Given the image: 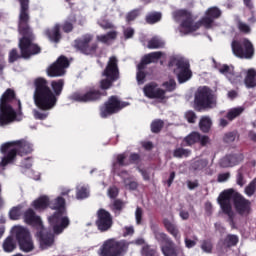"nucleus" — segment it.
I'll return each mask as SVG.
<instances>
[{
    "mask_svg": "<svg viewBox=\"0 0 256 256\" xmlns=\"http://www.w3.org/2000/svg\"><path fill=\"white\" fill-rule=\"evenodd\" d=\"M102 80L99 82V89L90 88L85 93L75 92L69 99L77 103H95L101 101L103 97H107L108 89L113 87V83L121 79V72L119 71V59L116 56H111L108 59L105 69L102 71Z\"/></svg>",
    "mask_w": 256,
    "mask_h": 256,
    "instance_id": "nucleus-1",
    "label": "nucleus"
},
{
    "mask_svg": "<svg viewBox=\"0 0 256 256\" xmlns=\"http://www.w3.org/2000/svg\"><path fill=\"white\" fill-rule=\"evenodd\" d=\"M33 87V99L36 107L40 111H51L57 107L59 97L63 94L65 80H52L49 84V81L44 77H37L33 81Z\"/></svg>",
    "mask_w": 256,
    "mask_h": 256,
    "instance_id": "nucleus-2",
    "label": "nucleus"
},
{
    "mask_svg": "<svg viewBox=\"0 0 256 256\" xmlns=\"http://www.w3.org/2000/svg\"><path fill=\"white\" fill-rule=\"evenodd\" d=\"M20 3L18 29L22 37L19 39L18 47L22 59H30L35 55H39L42 49L39 44L34 43L35 34L29 26L31 16L29 15V0H18Z\"/></svg>",
    "mask_w": 256,
    "mask_h": 256,
    "instance_id": "nucleus-3",
    "label": "nucleus"
},
{
    "mask_svg": "<svg viewBox=\"0 0 256 256\" xmlns=\"http://www.w3.org/2000/svg\"><path fill=\"white\" fill-rule=\"evenodd\" d=\"M73 197V194L71 195V189H64L61 192V196L50 200V209L55 212L48 217V223L52 228L54 235H61V233L71 225V220H69V217L67 216L65 198L68 199V201H71Z\"/></svg>",
    "mask_w": 256,
    "mask_h": 256,
    "instance_id": "nucleus-4",
    "label": "nucleus"
},
{
    "mask_svg": "<svg viewBox=\"0 0 256 256\" xmlns=\"http://www.w3.org/2000/svg\"><path fill=\"white\" fill-rule=\"evenodd\" d=\"M222 15L223 12L217 6L208 8L205 11V16L202 17L198 22H194L193 14H191L189 10L181 9L174 13L175 19H183L180 25L182 29H185L186 33H195V31H199L201 27L211 29V27H213V23H215V20L220 19Z\"/></svg>",
    "mask_w": 256,
    "mask_h": 256,
    "instance_id": "nucleus-5",
    "label": "nucleus"
},
{
    "mask_svg": "<svg viewBox=\"0 0 256 256\" xmlns=\"http://www.w3.org/2000/svg\"><path fill=\"white\" fill-rule=\"evenodd\" d=\"M14 107H18L15 111ZM17 112L21 113V100L17 98L15 90L8 88L0 98V127H5L17 119Z\"/></svg>",
    "mask_w": 256,
    "mask_h": 256,
    "instance_id": "nucleus-6",
    "label": "nucleus"
},
{
    "mask_svg": "<svg viewBox=\"0 0 256 256\" xmlns=\"http://www.w3.org/2000/svg\"><path fill=\"white\" fill-rule=\"evenodd\" d=\"M0 153L4 155L0 161V167H7L17 161V155L24 157L33 153V144L25 139L6 142L1 145Z\"/></svg>",
    "mask_w": 256,
    "mask_h": 256,
    "instance_id": "nucleus-7",
    "label": "nucleus"
},
{
    "mask_svg": "<svg viewBox=\"0 0 256 256\" xmlns=\"http://www.w3.org/2000/svg\"><path fill=\"white\" fill-rule=\"evenodd\" d=\"M231 199L238 215L241 217H249V215H251V201L244 198L241 193L235 191L233 188L224 190L220 193L217 201L218 203H228V205H231Z\"/></svg>",
    "mask_w": 256,
    "mask_h": 256,
    "instance_id": "nucleus-8",
    "label": "nucleus"
},
{
    "mask_svg": "<svg viewBox=\"0 0 256 256\" xmlns=\"http://www.w3.org/2000/svg\"><path fill=\"white\" fill-rule=\"evenodd\" d=\"M217 105V95L209 86H200L194 95V109L196 111H205L213 109Z\"/></svg>",
    "mask_w": 256,
    "mask_h": 256,
    "instance_id": "nucleus-9",
    "label": "nucleus"
},
{
    "mask_svg": "<svg viewBox=\"0 0 256 256\" xmlns=\"http://www.w3.org/2000/svg\"><path fill=\"white\" fill-rule=\"evenodd\" d=\"M131 242L110 238L103 242L98 250V256H125L129 251Z\"/></svg>",
    "mask_w": 256,
    "mask_h": 256,
    "instance_id": "nucleus-10",
    "label": "nucleus"
},
{
    "mask_svg": "<svg viewBox=\"0 0 256 256\" xmlns=\"http://www.w3.org/2000/svg\"><path fill=\"white\" fill-rule=\"evenodd\" d=\"M169 67H176L174 73L178 79V83H187L191 77H193V71H191V64L189 60L180 57H172L168 63Z\"/></svg>",
    "mask_w": 256,
    "mask_h": 256,
    "instance_id": "nucleus-11",
    "label": "nucleus"
},
{
    "mask_svg": "<svg viewBox=\"0 0 256 256\" xmlns=\"http://www.w3.org/2000/svg\"><path fill=\"white\" fill-rule=\"evenodd\" d=\"M93 34H83L74 40V49L86 55L88 57H97V50L99 49V43L93 42Z\"/></svg>",
    "mask_w": 256,
    "mask_h": 256,
    "instance_id": "nucleus-12",
    "label": "nucleus"
},
{
    "mask_svg": "<svg viewBox=\"0 0 256 256\" xmlns=\"http://www.w3.org/2000/svg\"><path fill=\"white\" fill-rule=\"evenodd\" d=\"M233 55L238 59H253L255 57V46L248 38L233 40L231 42Z\"/></svg>",
    "mask_w": 256,
    "mask_h": 256,
    "instance_id": "nucleus-13",
    "label": "nucleus"
},
{
    "mask_svg": "<svg viewBox=\"0 0 256 256\" xmlns=\"http://www.w3.org/2000/svg\"><path fill=\"white\" fill-rule=\"evenodd\" d=\"M125 107H129V102H123L119 100L118 96L112 95L102 106H100V117L102 119H107V117L116 115V113H119L122 109H125Z\"/></svg>",
    "mask_w": 256,
    "mask_h": 256,
    "instance_id": "nucleus-14",
    "label": "nucleus"
},
{
    "mask_svg": "<svg viewBox=\"0 0 256 256\" xmlns=\"http://www.w3.org/2000/svg\"><path fill=\"white\" fill-rule=\"evenodd\" d=\"M154 237L158 243H163L160 250L164 256H179L180 253H183V249L176 246L175 242L165 232L155 231Z\"/></svg>",
    "mask_w": 256,
    "mask_h": 256,
    "instance_id": "nucleus-15",
    "label": "nucleus"
},
{
    "mask_svg": "<svg viewBox=\"0 0 256 256\" xmlns=\"http://www.w3.org/2000/svg\"><path fill=\"white\" fill-rule=\"evenodd\" d=\"M12 234L14 235L19 247L25 253L33 251V240L31 239V232L23 226H14L12 228Z\"/></svg>",
    "mask_w": 256,
    "mask_h": 256,
    "instance_id": "nucleus-16",
    "label": "nucleus"
},
{
    "mask_svg": "<svg viewBox=\"0 0 256 256\" xmlns=\"http://www.w3.org/2000/svg\"><path fill=\"white\" fill-rule=\"evenodd\" d=\"M95 225L100 233H106L113 227V216L104 208L98 209L96 212Z\"/></svg>",
    "mask_w": 256,
    "mask_h": 256,
    "instance_id": "nucleus-17",
    "label": "nucleus"
},
{
    "mask_svg": "<svg viewBox=\"0 0 256 256\" xmlns=\"http://www.w3.org/2000/svg\"><path fill=\"white\" fill-rule=\"evenodd\" d=\"M71 65L66 56H60L58 59L47 68L48 77H63L67 73V69Z\"/></svg>",
    "mask_w": 256,
    "mask_h": 256,
    "instance_id": "nucleus-18",
    "label": "nucleus"
},
{
    "mask_svg": "<svg viewBox=\"0 0 256 256\" xmlns=\"http://www.w3.org/2000/svg\"><path fill=\"white\" fill-rule=\"evenodd\" d=\"M143 93L148 99H158L160 103H163L167 99V91L159 87L156 82H150L143 88Z\"/></svg>",
    "mask_w": 256,
    "mask_h": 256,
    "instance_id": "nucleus-19",
    "label": "nucleus"
},
{
    "mask_svg": "<svg viewBox=\"0 0 256 256\" xmlns=\"http://www.w3.org/2000/svg\"><path fill=\"white\" fill-rule=\"evenodd\" d=\"M24 223L33 227L38 231V229H43V220H41V216L35 213V210L32 208L27 209L23 215Z\"/></svg>",
    "mask_w": 256,
    "mask_h": 256,
    "instance_id": "nucleus-20",
    "label": "nucleus"
},
{
    "mask_svg": "<svg viewBox=\"0 0 256 256\" xmlns=\"http://www.w3.org/2000/svg\"><path fill=\"white\" fill-rule=\"evenodd\" d=\"M210 141L211 139L209 136L200 135L199 132H192L183 139L185 147H191L192 145H195V143H199L201 147H207Z\"/></svg>",
    "mask_w": 256,
    "mask_h": 256,
    "instance_id": "nucleus-21",
    "label": "nucleus"
},
{
    "mask_svg": "<svg viewBox=\"0 0 256 256\" xmlns=\"http://www.w3.org/2000/svg\"><path fill=\"white\" fill-rule=\"evenodd\" d=\"M37 236L40 239L41 247H44V249H47V247H51V245L55 243V236L53 235V233L48 232V230L45 229V226L37 229Z\"/></svg>",
    "mask_w": 256,
    "mask_h": 256,
    "instance_id": "nucleus-22",
    "label": "nucleus"
},
{
    "mask_svg": "<svg viewBox=\"0 0 256 256\" xmlns=\"http://www.w3.org/2000/svg\"><path fill=\"white\" fill-rule=\"evenodd\" d=\"M163 57V52H151L146 54L141 59L140 63L138 64V69H146L147 65H151V63H157L159 59Z\"/></svg>",
    "mask_w": 256,
    "mask_h": 256,
    "instance_id": "nucleus-23",
    "label": "nucleus"
},
{
    "mask_svg": "<svg viewBox=\"0 0 256 256\" xmlns=\"http://www.w3.org/2000/svg\"><path fill=\"white\" fill-rule=\"evenodd\" d=\"M44 35L51 43H59L63 37L61 35V24H55L53 28H47Z\"/></svg>",
    "mask_w": 256,
    "mask_h": 256,
    "instance_id": "nucleus-24",
    "label": "nucleus"
},
{
    "mask_svg": "<svg viewBox=\"0 0 256 256\" xmlns=\"http://www.w3.org/2000/svg\"><path fill=\"white\" fill-rule=\"evenodd\" d=\"M221 207L222 213L224 215H227L228 217V223L230 224V227L232 229H237V226H235V213L233 212V206L229 203H218Z\"/></svg>",
    "mask_w": 256,
    "mask_h": 256,
    "instance_id": "nucleus-25",
    "label": "nucleus"
},
{
    "mask_svg": "<svg viewBox=\"0 0 256 256\" xmlns=\"http://www.w3.org/2000/svg\"><path fill=\"white\" fill-rule=\"evenodd\" d=\"M163 225H164L166 231H168V233L170 235H172V237H174L175 241H177V243H180L181 242V233L179 232V228H177V225H175L173 222H171L167 218H165L163 220Z\"/></svg>",
    "mask_w": 256,
    "mask_h": 256,
    "instance_id": "nucleus-26",
    "label": "nucleus"
},
{
    "mask_svg": "<svg viewBox=\"0 0 256 256\" xmlns=\"http://www.w3.org/2000/svg\"><path fill=\"white\" fill-rule=\"evenodd\" d=\"M32 207L35 209V211H45V209H47L48 207L50 208L49 196H40L38 199L33 201Z\"/></svg>",
    "mask_w": 256,
    "mask_h": 256,
    "instance_id": "nucleus-27",
    "label": "nucleus"
},
{
    "mask_svg": "<svg viewBox=\"0 0 256 256\" xmlns=\"http://www.w3.org/2000/svg\"><path fill=\"white\" fill-rule=\"evenodd\" d=\"M127 156L125 154H118L116 158V162L113 163V171L118 175H127V170L119 171V167H127L129 163L125 162Z\"/></svg>",
    "mask_w": 256,
    "mask_h": 256,
    "instance_id": "nucleus-28",
    "label": "nucleus"
},
{
    "mask_svg": "<svg viewBox=\"0 0 256 256\" xmlns=\"http://www.w3.org/2000/svg\"><path fill=\"white\" fill-rule=\"evenodd\" d=\"M244 84L247 89H254V87H256V70H255V68H250L246 71V76L244 78Z\"/></svg>",
    "mask_w": 256,
    "mask_h": 256,
    "instance_id": "nucleus-29",
    "label": "nucleus"
},
{
    "mask_svg": "<svg viewBox=\"0 0 256 256\" xmlns=\"http://www.w3.org/2000/svg\"><path fill=\"white\" fill-rule=\"evenodd\" d=\"M77 23V16L74 14L70 15L67 20L60 26L64 33H72L73 29H75V24Z\"/></svg>",
    "mask_w": 256,
    "mask_h": 256,
    "instance_id": "nucleus-30",
    "label": "nucleus"
},
{
    "mask_svg": "<svg viewBox=\"0 0 256 256\" xmlns=\"http://www.w3.org/2000/svg\"><path fill=\"white\" fill-rule=\"evenodd\" d=\"M212 124L213 122H211V118L203 116L199 122L200 131H202V133H209V131H211Z\"/></svg>",
    "mask_w": 256,
    "mask_h": 256,
    "instance_id": "nucleus-31",
    "label": "nucleus"
},
{
    "mask_svg": "<svg viewBox=\"0 0 256 256\" xmlns=\"http://www.w3.org/2000/svg\"><path fill=\"white\" fill-rule=\"evenodd\" d=\"M200 249L203 251V253L211 255V253H213V240H211V238L201 240Z\"/></svg>",
    "mask_w": 256,
    "mask_h": 256,
    "instance_id": "nucleus-32",
    "label": "nucleus"
},
{
    "mask_svg": "<svg viewBox=\"0 0 256 256\" xmlns=\"http://www.w3.org/2000/svg\"><path fill=\"white\" fill-rule=\"evenodd\" d=\"M124 207L125 203L121 199L114 200L113 203L110 205V209L112 212H114L116 217L121 215V211H123Z\"/></svg>",
    "mask_w": 256,
    "mask_h": 256,
    "instance_id": "nucleus-33",
    "label": "nucleus"
},
{
    "mask_svg": "<svg viewBox=\"0 0 256 256\" xmlns=\"http://www.w3.org/2000/svg\"><path fill=\"white\" fill-rule=\"evenodd\" d=\"M16 247L13 236H8L3 242V250L5 253H12V251H15Z\"/></svg>",
    "mask_w": 256,
    "mask_h": 256,
    "instance_id": "nucleus-34",
    "label": "nucleus"
},
{
    "mask_svg": "<svg viewBox=\"0 0 256 256\" xmlns=\"http://www.w3.org/2000/svg\"><path fill=\"white\" fill-rule=\"evenodd\" d=\"M238 243H239V236L235 234H228L224 239V245L228 247V249L231 247H237Z\"/></svg>",
    "mask_w": 256,
    "mask_h": 256,
    "instance_id": "nucleus-35",
    "label": "nucleus"
},
{
    "mask_svg": "<svg viewBox=\"0 0 256 256\" xmlns=\"http://www.w3.org/2000/svg\"><path fill=\"white\" fill-rule=\"evenodd\" d=\"M243 111H245L243 107L232 108L227 112L226 119H228V121H233L234 119H237Z\"/></svg>",
    "mask_w": 256,
    "mask_h": 256,
    "instance_id": "nucleus-36",
    "label": "nucleus"
},
{
    "mask_svg": "<svg viewBox=\"0 0 256 256\" xmlns=\"http://www.w3.org/2000/svg\"><path fill=\"white\" fill-rule=\"evenodd\" d=\"M161 17L162 15L160 12H152L146 16L145 21L148 25H155V23L161 21Z\"/></svg>",
    "mask_w": 256,
    "mask_h": 256,
    "instance_id": "nucleus-37",
    "label": "nucleus"
},
{
    "mask_svg": "<svg viewBox=\"0 0 256 256\" xmlns=\"http://www.w3.org/2000/svg\"><path fill=\"white\" fill-rule=\"evenodd\" d=\"M162 47H165V42L157 37L148 41V49H162Z\"/></svg>",
    "mask_w": 256,
    "mask_h": 256,
    "instance_id": "nucleus-38",
    "label": "nucleus"
},
{
    "mask_svg": "<svg viewBox=\"0 0 256 256\" xmlns=\"http://www.w3.org/2000/svg\"><path fill=\"white\" fill-rule=\"evenodd\" d=\"M165 127V122L161 119H156L151 123L152 133H161V130Z\"/></svg>",
    "mask_w": 256,
    "mask_h": 256,
    "instance_id": "nucleus-39",
    "label": "nucleus"
},
{
    "mask_svg": "<svg viewBox=\"0 0 256 256\" xmlns=\"http://www.w3.org/2000/svg\"><path fill=\"white\" fill-rule=\"evenodd\" d=\"M239 139V132L232 131L224 134L223 141L224 143H233Z\"/></svg>",
    "mask_w": 256,
    "mask_h": 256,
    "instance_id": "nucleus-40",
    "label": "nucleus"
},
{
    "mask_svg": "<svg viewBox=\"0 0 256 256\" xmlns=\"http://www.w3.org/2000/svg\"><path fill=\"white\" fill-rule=\"evenodd\" d=\"M191 155V150L184 148H176L173 152V157L181 159L182 157H189Z\"/></svg>",
    "mask_w": 256,
    "mask_h": 256,
    "instance_id": "nucleus-41",
    "label": "nucleus"
},
{
    "mask_svg": "<svg viewBox=\"0 0 256 256\" xmlns=\"http://www.w3.org/2000/svg\"><path fill=\"white\" fill-rule=\"evenodd\" d=\"M140 15H141V9L136 8V9L131 10L126 15L127 23H131V21H135V19H137V17H139Z\"/></svg>",
    "mask_w": 256,
    "mask_h": 256,
    "instance_id": "nucleus-42",
    "label": "nucleus"
},
{
    "mask_svg": "<svg viewBox=\"0 0 256 256\" xmlns=\"http://www.w3.org/2000/svg\"><path fill=\"white\" fill-rule=\"evenodd\" d=\"M18 59H23V56H21V52L19 54V51L17 50V48H13L9 52L8 61L9 63H15V61H18Z\"/></svg>",
    "mask_w": 256,
    "mask_h": 256,
    "instance_id": "nucleus-43",
    "label": "nucleus"
},
{
    "mask_svg": "<svg viewBox=\"0 0 256 256\" xmlns=\"http://www.w3.org/2000/svg\"><path fill=\"white\" fill-rule=\"evenodd\" d=\"M9 217L12 221H17L21 217V206L13 207L9 212Z\"/></svg>",
    "mask_w": 256,
    "mask_h": 256,
    "instance_id": "nucleus-44",
    "label": "nucleus"
},
{
    "mask_svg": "<svg viewBox=\"0 0 256 256\" xmlns=\"http://www.w3.org/2000/svg\"><path fill=\"white\" fill-rule=\"evenodd\" d=\"M162 86L165 87L166 93H172V91L177 89V82L174 79H170L169 81L163 82Z\"/></svg>",
    "mask_w": 256,
    "mask_h": 256,
    "instance_id": "nucleus-45",
    "label": "nucleus"
},
{
    "mask_svg": "<svg viewBox=\"0 0 256 256\" xmlns=\"http://www.w3.org/2000/svg\"><path fill=\"white\" fill-rule=\"evenodd\" d=\"M228 157H230L232 167H235V165H239V163H241V161H243L244 159L243 154L241 153L228 154Z\"/></svg>",
    "mask_w": 256,
    "mask_h": 256,
    "instance_id": "nucleus-46",
    "label": "nucleus"
},
{
    "mask_svg": "<svg viewBox=\"0 0 256 256\" xmlns=\"http://www.w3.org/2000/svg\"><path fill=\"white\" fill-rule=\"evenodd\" d=\"M237 28L240 33H244V35H249V33H251V26L242 21H238Z\"/></svg>",
    "mask_w": 256,
    "mask_h": 256,
    "instance_id": "nucleus-47",
    "label": "nucleus"
},
{
    "mask_svg": "<svg viewBox=\"0 0 256 256\" xmlns=\"http://www.w3.org/2000/svg\"><path fill=\"white\" fill-rule=\"evenodd\" d=\"M192 239L193 240L188 237L184 239L185 247L187 249H193V247H195V245H197V242L199 241V238L195 235L192 237Z\"/></svg>",
    "mask_w": 256,
    "mask_h": 256,
    "instance_id": "nucleus-48",
    "label": "nucleus"
},
{
    "mask_svg": "<svg viewBox=\"0 0 256 256\" xmlns=\"http://www.w3.org/2000/svg\"><path fill=\"white\" fill-rule=\"evenodd\" d=\"M89 197V191L85 187L77 188L76 199H87Z\"/></svg>",
    "mask_w": 256,
    "mask_h": 256,
    "instance_id": "nucleus-49",
    "label": "nucleus"
},
{
    "mask_svg": "<svg viewBox=\"0 0 256 256\" xmlns=\"http://www.w3.org/2000/svg\"><path fill=\"white\" fill-rule=\"evenodd\" d=\"M220 167H222L223 169H227L228 167H233V164L231 162V158L229 157V155L224 156L220 162H219Z\"/></svg>",
    "mask_w": 256,
    "mask_h": 256,
    "instance_id": "nucleus-50",
    "label": "nucleus"
},
{
    "mask_svg": "<svg viewBox=\"0 0 256 256\" xmlns=\"http://www.w3.org/2000/svg\"><path fill=\"white\" fill-rule=\"evenodd\" d=\"M256 190V181L253 180L246 188L245 193L248 195V197H252V195H255Z\"/></svg>",
    "mask_w": 256,
    "mask_h": 256,
    "instance_id": "nucleus-51",
    "label": "nucleus"
},
{
    "mask_svg": "<svg viewBox=\"0 0 256 256\" xmlns=\"http://www.w3.org/2000/svg\"><path fill=\"white\" fill-rule=\"evenodd\" d=\"M144 70L145 69H138V72L136 74V79L139 85H143V83H145V78L147 77V74Z\"/></svg>",
    "mask_w": 256,
    "mask_h": 256,
    "instance_id": "nucleus-52",
    "label": "nucleus"
},
{
    "mask_svg": "<svg viewBox=\"0 0 256 256\" xmlns=\"http://www.w3.org/2000/svg\"><path fill=\"white\" fill-rule=\"evenodd\" d=\"M135 219H136V223L138 225H141V223L143 221V209L141 207L136 208Z\"/></svg>",
    "mask_w": 256,
    "mask_h": 256,
    "instance_id": "nucleus-53",
    "label": "nucleus"
},
{
    "mask_svg": "<svg viewBox=\"0 0 256 256\" xmlns=\"http://www.w3.org/2000/svg\"><path fill=\"white\" fill-rule=\"evenodd\" d=\"M185 118L188 121V123H195L197 119V114H195L193 110H189L185 113Z\"/></svg>",
    "mask_w": 256,
    "mask_h": 256,
    "instance_id": "nucleus-54",
    "label": "nucleus"
},
{
    "mask_svg": "<svg viewBox=\"0 0 256 256\" xmlns=\"http://www.w3.org/2000/svg\"><path fill=\"white\" fill-rule=\"evenodd\" d=\"M49 117V113L40 112L39 110H34V118L40 121H45Z\"/></svg>",
    "mask_w": 256,
    "mask_h": 256,
    "instance_id": "nucleus-55",
    "label": "nucleus"
},
{
    "mask_svg": "<svg viewBox=\"0 0 256 256\" xmlns=\"http://www.w3.org/2000/svg\"><path fill=\"white\" fill-rule=\"evenodd\" d=\"M236 183L240 187H243V185H245V178L243 177V172L241 170H238V173L236 176Z\"/></svg>",
    "mask_w": 256,
    "mask_h": 256,
    "instance_id": "nucleus-56",
    "label": "nucleus"
},
{
    "mask_svg": "<svg viewBox=\"0 0 256 256\" xmlns=\"http://www.w3.org/2000/svg\"><path fill=\"white\" fill-rule=\"evenodd\" d=\"M231 177V174L229 172L222 173L218 175V183H225Z\"/></svg>",
    "mask_w": 256,
    "mask_h": 256,
    "instance_id": "nucleus-57",
    "label": "nucleus"
},
{
    "mask_svg": "<svg viewBox=\"0 0 256 256\" xmlns=\"http://www.w3.org/2000/svg\"><path fill=\"white\" fill-rule=\"evenodd\" d=\"M108 195L110 199H116L117 195H119V190L115 187H112L108 190Z\"/></svg>",
    "mask_w": 256,
    "mask_h": 256,
    "instance_id": "nucleus-58",
    "label": "nucleus"
},
{
    "mask_svg": "<svg viewBox=\"0 0 256 256\" xmlns=\"http://www.w3.org/2000/svg\"><path fill=\"white\" fill-rule=\"evenodd\" d=\"M133 35H135V30L133 28H127L124 30L125 39H132Z\"/></svg>",
    "mask_w": 256,
    "mask_h": 256,
    "instance_id": "nucleus-59",
    "label": "nucleus"
},
{
    "mask_svg": "<svg viewBox=\"0 0 256 256\" xmlns=\"http://www.w3.org/2000/svg\"><path fill=\"white\" fill-rule=\"evenodd\" d=\"M141 156L137 153L130 154L129 161L130 163H139Z\"/></svg>",
    "mask_w": 256,
    "mask_h": 256,
    "instance_id": "nucleus-60",
    "label": "nucleus"
},
{
    "mask_svg": "<svg viewBox=\"0 0 256 256\" xmlns=\"http://www.w3.org/2000/svg\"><path fill=\"white\" fill-rule=\"evenodd\" d=\"M187 185H188V189H190V191H193V189H197V187H199V181L198 180H195V181L188 180Z\"/></svg>",
    "mask_w": 256,
    "mask_h": 256,
    "instance_id": "nucleus-61",
    "label": "nucleus"
},
{
    "mask_svg": "<svg viewBox=\"0 0 256 256\" xmlns=\"http://www.w3.org/2000/svg\"><path fill=\"white\" fill-rule=\"evenodd\" d=\"M220 73H222V75H227V73L231 72V68L229 67V65L224 64L219 68Z\"/></svg>",
    "mask_w": 256,
    "mask_h": 256,
    "instance_id": "nucleus-62",
    "label": "nucleus"
},
{
    "mask_svg": "<svg viewBox=\"0 0 256 256\" xmlns=\"http://www.w3.org/2000/svg\"><path fill=\"white\" fill-rule=\"evenodd\" d=\"M126 187H128L130 191H136L137 187H139V184L136 181H130L128 184H126Z\"/></svg>",
    "mask_w": 256,
    "mask_h": 256,
    "instance_id": "nucleus-63",
    "label": "nucleus"
},
{
    "mask_svg": "<svg viewBox=\"0 0 256 256\" xmlns=\"http://www.w3.org/2000/svg\"><path fill=\"white\" fill-rule=\"evenodd\" d=\"M142 147L146 151H151L153 149V142H151V141L144 142V143H142Z\"/></svg>",
    "mask_w": 256,
    "mask_h": 256,
    "instance_id": "nucleus-64",
    "label": "nucleus"
}]
</instances>
